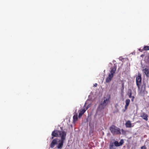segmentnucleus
<instances>
[{
	"instance_id": "nucleus-18",
	"label": "nucleus",
	"mask_w": 149,
	"mask_h": 149,
	"mask_svg": "<svg viewBox=\"0 0 149 149\" xmlns=\"http://www.w3.org/2000/svg\"><path fill=\"white\" fill-rule=\"evenodd\" d=\"M122 134L125 135L126 134V131L122 129L121 130Z\"/></svg>"
},
{
	"instance_id": "nucleus-8",
	"label": "nucleus",
	"mask_w": 149,
	"mask_h": 149,
	"mask_svg": "<svg viewBox=\"0 0 149 149\" xmlns=\"http://www.w3.org/2000/svg\"><path fill=\"white\" fill-rule=\"evenodd\" d=\"M113 75L109 73L108 75V77L106 79V82L107 83H109L110 82L111 80L113 77Z\"/></svg>"
},
{
	"instance_id": "nucleus-25",
	"label": "nucleus",
	"mask_w": 149,
	"mask_h": 149,
	"mask_svg": "<svg viewBox=\"0 0 149 149\" xmlns=\"http://www.w3.org/2000/svg\"><path fill=\"white\" fill-rule=\"evenodd\" d=\"M97 86V83H95L94 85V87H96Z\"/></svg>"
},
{
	"instance_id": "nucleus-19",
	"label": "nucleus",
	"mask_w": 149,
	"mask_h": 149,
	"mask_svg": "<svg viewBox=\"0 0 149 149\" xmlns=\"http://www.w3.org/2000/svg\"><path fill=\"white\" fill-rule=\"evenodd\" d=\"M123 143V139H121L120 141V142L119 143L120 146L122 145Z\"/></svg>"
},
{
	"instance_id": "nucleus-5",
	"label": "nucleus",
	"mask_w": 149,
	"mask_h": 149,
	"mask_svg": "<svg viewBox=\"0 0 149 149\" xmlns=\"http://www.w3.org/2000/svg\"><path fill=\"white\" fill-rule=\"evenodd\" d=\"M110 97L107 98L99 106V108L101 109H103L104 108L106 105L108 104L109 100Z\"/></svg>"
},
{
	"instance_id": "nucleus-4",
	"label": "nucleus",
	"mask_w": 149,
	"mask_h": 149,
	"mask_svg": "<svg viewBox=\"0 0 149 149\" xmlns=\"http://www.w3.org/2000/svg\"><path fill=\"white\" fill-rule=\"evenodd\" d=\"M141 76V74L139 73H138L137 75L136 76V84L139 90L140 89V87L142 82Z\"/></svg>"
},
{
	"instance_id": "nucleus-24",
	"label": "nucleus",
	"mask_w": 149,
	"mask_h": 149,
	"mask_svg": "<svg viewBox=\"0 0 149 149\" xmlns=\"http://www.w3.org/2000/svg\"><path fill=\"white\" fill-rule=\"evenodd\" d=\"M139 51L140 52H142L143 51H144V50H143V48L142 49H139Z\"/></svg>"
},
{
	"instance_id": "nucleus-2",
	"label": "nucleus",
	"mask_w": 149,
	"mask_h": 149,
	"mask_svg": "<svg viewBox=\"0 0 149 149\" xmlns=\"http://www.w3.org/2000/svg\"><path fill=\"white\" fill-rule=\"evenodd\" d=\"M59 135L60 136L61 138L62 136L63 135L64 137H66V133L64 131H60L57 130H54L52 133V136L51 138V139H53L55 137H58Z\"/></svg>"
},
{
	"instance_id": "nucleus-13",
	"label": "nucleus",
	"mask_w": 149,
	"mask_h": 149,
	"mask_svg": "<svg viewBox=\"0 0 149 149\" xmlns=\"http://www.w3.org/2000/svg\"><path fill=\"white\" fill-rule=\"evenodd\" d=\"M128 95L129 97L130 98L132 97V91L131 89H129L128 91Z\"/></svg>"
},
{
	"instance_id": "nucleus-14",
	"label": "nucleus",
	"mask_w": 149,
	"mask_h": 149,
	"mask_svg": "<svg viewBox=\"0 0 149 149\" xmlns=\"http://www.w3.org/2000/svg\"><path fill=\"white\" fill-rule=\"evenodd\" d=\"M73 119L74 121H77L78 120L77 115H74L73 116Z\"/></svg>"
},
{
	"instance_id": "nucleus-17",
	"label": "nucleus",
	"mask_w": 149,
	"mask_h": 149,
	"mask_svg": "<svg viewBox=\"0 0 149 149\" xmlns=\"http://www.w3.org/2000/svg\"><path fill=\"white\" fill-rule=\"evenodd\" d=\"M114 145L116 146H120L119 143L117 141H115L114 142Z\"/></svg>"
},
{
	"instance_id": "nucleus-23",
	"label": "nucleus",
	"mask_w": 149,
	"mask_h": 149,
	"mask_svg": "<svg viewBox=\"0 0 149 149\" xmlns=\"http://www.w3.org/2000/svg\"><path fill=\"white\" fill-rule=\"evenodd\" d=\"M146 148L145 146H142L141 147V149H146Z\"/></svg>"
},
{
	"instance_id": "nucleus-6",
	"label": "nucleus",
	"mask_w": 149,
	"mask_h": 149,
	"mask_svg": "<svg viewBox=\"0 0 149 149\" xmlns=\"http://www.w3.org/2000/svg\"><path fill=\"white\" fill-rule=\"evenodd\" d=\"M88 107H86V108H84L83 109H81L79 111V114L78 117L79 118H80L83 115L84 113L86 112V111L88 109Z\"/></svg>"
},
{
	"instance_id": "nucleus-1",
	"label": "nucleus",
	"mask_w": 149,
	"mask_h": 149,
	"mask_svg": "<svg viewBox=\"0 0 149 149\" xmlns=\"http://www.w3.org/2000/svg\"><path fill=\"white\" fill-rule=\"evenodd\" d=\"M65 137H64L63 135L62 136L61 140H59L57 138L54 139L53 140L50 145V147L52 148H53L54 147L55 145L57 144V142H58V143L57 146L58 149H62L63 146V143L65 139Z\"/></svg>"
},
{
	"instance_id": "nucleus-16",
	"label": "nucleus",
	"mask_w": 149,
	"mask_h": 149,
	"mask_svg": "<svg viewBox=\"0 0 149 149\" xmlns=\"http://www.w3.org/2000/svg\"><path fill=\"white\" fill-rule=\"evenodd\" d=\"M114 145L113 143H111L109 145L110 149H114Z\"/></svg>"
},
{
	"instance_id": "nucleus-12",
	"label": "nucleus",
	"mask_w": 149,
	"mask_h": 149,
	"mask_svg": "<svg viewBox=\"0 0 149 149\" xmlns=\"http://www.w3.org/2000/svg\"><path fill=\"white\" fill-rule=\"evenodd\" d=\"M116 66H115L113 68H112L110 72V74L114 75V74L116 70Z\"/></svg>"
},
{
	"instance_id": "nucleus-20",
	"label": "nucleus",
	"mask_w": 149,
	"mask_h": 149,
	"mask_svg": "<svg viewBox=\"0 0 149 149\" xmlns=\"http://www.w3.org/2000/svg\"><path fill=\"white\" fill-rule=\"evenodd\" d=\"M122 86L123 89H124V83L123 82V81H122Z\"/></svg>"
},
{
	"instance_id": "nucleus-10",
	"label": "nucleus",
	"mask_w": 149,
	"mask_h": 149,
	"mask_svg": "<svg viewBox=\"0 0 149 149\" xmlns=\"http://www.w3.org/2000/svg\"><path fill=\"white\" fill-rule=\"evenodd\" d=\"M143 70L146 76L149 77V70L147 68H145L143 69Z\"/></svg>"
},
{
	"instance_id": "nucleus-15",
	"label": "nucleus",
	"mask_w": 149,
	"mask_h": 149,
	"mask_svg": "<svg viewBox=\"0 0 149 149\" xmlns=\"http://www.w3.org/2000/svg\"><path fill=\"white\" fill-rule=\"evenodd\" d=\"M144 50L147 51L149 50V46H144L143 48Z\"/></svg>"
},
{
	"instance_id": "nucleus-3",
	"label": "nucleus",
	"mask_w": 149,
	"mask_h": 149,
	"mask_svg": "<svg viewBox=\"0 0 149 149\" xmlns=\"http://www.w3.org/2000/svg\"><path fill=\"white\" fill-rule=\"evenodd\" d=\"M109 130L113 135H120L121 134L120 129L114 125H111L109 127Z\"/></svg>"
},
{
	"instance_id": "nucleus-11",
	"label": "nucleus",
	"mask_w": 149,
	"mask_h": 149,
	"mask_svg": "<svg viewBox=\"0 0 149 149\" xmlns=\"http://www.w3.org/2000/svg\"><path fill=\"white\" fill-rule=\"evenodd\" d=\"M130 102V100L129 99H127L125 101L126 104L125 107V110L127 109L129 105Z\"/></svg>"
},
{
	"instance_id": "nucleus-9",
	"label": "nucleus",
	"mask_w": 149,
	"mask_h": 149,
	"mask_svg": "<svg viewBox=\"0 0 149 149\" xmlns=\"http://www.w3.org/2000/svg\"><path fill=\"white\" fill-rule=\"evenodd\" d=\"M125 126L127 128H131L133 127L132 126L131 122L130 120L127 121L125 124Z\"/></svg>"
},
{
	"instance_id": "nucleus-7",
	"label": "nucleus",
	"mask_w": 149,
	"mask_h": 149,
	"mask_svg": "<svg viewBox=\"0 0 149 149\" xmlns=\"http://www.w3.org/2000/svg\"><path fill=\"white\" fill-rule=\"evenodd\" d=\"M141 117L146 121H147L148 120V115L144 112L141 113Z\"/></svg>"
},
{
	"instance_id": "nucleus-22",
	"label": "nucleus",
	"mask_w": 149,
	"mask_h": 149,
	"mask_svg": "<svg viewBox=\"0 0 149 149\" xmlns=\"http://www.w3.org/2000/svg\"><path fill=\"white\" fill-rule=\"evenodd\" d=\"M131 98H132V99H131V101L132 102H133L134 101V96H132V97H131Z\"/></svg>"
},
{
	"instance_id": "nucleus-21",
	"label": "nucleus",
	"mask_w": 149,
	"mask_h": 149,
	"mask_svg": "<svg viewBox=\"0 0 149 149\" xmlns=\"http://www.w3.org/2000/svg\"><path fill=\"white\" fill-rule=\"evenodd\" d=\"M143 87H144V90H143V91H144L145 90V85L144 86L143 85H142L141 86V90H142V88H143Z\"/></svg>"
}]
</instances>
